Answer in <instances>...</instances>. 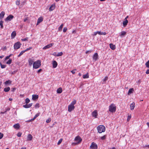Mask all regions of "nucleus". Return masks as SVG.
Instances as JSON below:
<instances>
[{"label":"nucleus","instance_id":"obj_1","mask_svg":"<svg viewBox=\"0 0 149 149\" xmlns=\"http://www.w3.org/2000/svg\"><path fill=\"white\" fill-rule=\"evenodd\" d=\"M41 65V62L40 60H38L34 62L33 64V68L37 69Z\"/></svg>","mask_w":149,"mask_h":149},{"label":"nucleus","instance_id":"obj_2","mask_svg":"<svg viewBox=\"0 0 149 149\" xmlns=\"http://www.w3.org/2000/svg\"><path fill=\"white\" fill-rule=\"evenodd\" d=\"M97 129L98 132L100 133L104 132L105 130V127L103 125L98 126L97 127Z\"/></svg>","mask_w":149,"mask_h":149},{"label":"nucleus","instance_id":"obj_3","mask_svg":"<svg viewBox=\"0 0 149 149\" xmlns=\"http://www.w3.org/2000/svg\"><path fill=\"white\" fill-rule=\"evenodd\" d=\"M116 106L113 104H112L109 107V111L111 112H113L116 111Z\"/></svg>","mask_w":149,"mask_h":149},{"label":"nucleus","instance_id":"obj_4","mask_svg":"<svg viewBox=\"0 0 149 149\" xmlns=\"http://www.w3.org/2000/svg\"><path fill=\"white\" fill-rule=\"evenodd\" d=\"M21 45L19 42H17L15 43L14 45V49H17L19 48Z\"/></svg>","mask_w":149,"mask_h":149},{"label":"nucleus","instance_id":"obj_5","mask_svg":"<svg viewBox=\"0 0 149 149\" xmlns=\"http://www.w3.org/2000/svg\"><path fill=\"white\" fill-rule=\"evenodd\" d=\"M14 18V16L12 15H10L8 16L5 19L6 22L10 21Z\"/></svg>","mask_w":149,"mask_h":149},{"label":"nucleus","instance_id":"obj_6","mask_svg":"<svg viewBox=\"0 0 149 149\" xmlns=\"http://www.w3.org/2000/svg\"><path fill=\"white\" fill-rule=\"evenodd\" d=\"M54 45V43H50V44L45 46L43 48V49H48L50 47H51L53 45Z\"/></svg>","mask_w":149,"mask_h":149},{"label":"nucleus","instance_id":"obj_7","mask_svg":"<svg viewBox=\"0 0 149 149\" xmlns=\"http://www.w3.org/2000/svg\"><path fill=\"white\" fill-rule=\"evenodd\" d=\"M74 140L75 141H77V143L78 144L80 143L82 141L81 139L78 136L75 138Z\"/></svg>","mask_w":149,"mask_h":149},{"label":"nucleus","instance_id":"obj_8","mask_svg":"<svg viewBox=\"0 0 149 149\" xmlns=\"http://www.w3.org/2000/svg\"><path fill=\"white\" fill-rule=\"evenodd\" d=\"M90 147L92 149H97V146L96 144L93 142L91 143Z\"/></svg>","mask_w":149,"mask_h":149},{"label":"nucleus","instance_id":"obj_9","mask_svg":"<svg viewBox=\"0 0 149 149\" xmlns=\"http://www.w3.org/2000/svg\"><path fill=\"white\" fill-rule=\"evenodd\" d=\"M98 54L97 53H95L93 56V59L95 61H96L98 58Z\"/></svg>","mask_w":149,"mask_h":149},{"label":"nucleus","instance_id":"obj_10","mask_svg":"<svg viewBox=\"0 0 149 149\" xmlns=\"http://www.w3.org/2000/svg\"><path fill=\"white\" fill-rule=\"evenodd\" d=\"M74 108L75 107L74 106H72L70 104L68 106V111L69 112H71L72 110L74 109Z\"/></svg>","mask_w":149,"mask_h":149},{"label":"nucleus","instance_id":"obj_11","mask_svg":"<svg viewBox=\"0 0 149 149\" xmlns=\"http://www.w3.org/2000/svg\"><path fill=\"white\" fill-rule=\"evenodd\" d=\"M92 114L93 117H94L95 118H97V110L94 111L92 112Z\"/></svg>","mask_w":149,"mask_h":149},{"label":"nucleus","instance_id":"obj_12","mask_svg":"<svg viewBox=\"0 0 149 149\" xmlns=\"http://www.w3.org/2000/svg\"><path fill=\"white\" fill-rule=\"evenodd\" d=\"M32 105V103H31L29 104H26L24 105H23V107L26 108H28L31 107Z\"/></svg>","mask_w":149,"mask_h":149},{"label":"nucleus","instance_id":"obj_13","mask_svg":"<svg viewBox=\"0 0 149 149\" xmlns=\"http://www.w3.org/2000/svg\"><path fill=\"white\" fill-rule=\"evenodd\" d=\"M32 96V99L34 100H35L38 98V95H33Z\"/></svg>","mask_w":149,"mask_h":149},{"label":"nucleus","instance_id":"obj_14","mask_svg":"<svg viewBox=\"0 0 149 149\" xmlns=\"http://www.w3.org/2000/svg\"><path fill=\"white\" fill-rule=\"evenodd\" d=\"M53 67L54 68L56 67L57 65V63L55 61H54L52 63Z\"/></svg>","mask_w":149,"mask_h":149},{"label":"nucleus","instance_id":"obj_15","mask_svg":"<svg viewBox=\"0 0 149 149\" xmlns=\"http://www.w3.org/2000/svg\"><path fill=\"white\" fill-rule=\"evenodd\" d=\"M27 138V140L31 141L32 139L33 136L31 134H28Z\"/></svg>","mask_w":149,"mask_h":149},{"label":"nucleus","instance_id":"obj_16","mask_svg":"<svg viewBox=\"0 0 149 149\" xmlns=\"http://www.w3.org/2000/svg\"><path fill=\"white\" fill-rule=\"evenodd\" d=\"M16 35V32L14 31L12 32L11 34V38L12 39L14 38Z\"/></svg>","mask_w":149,"mask_h":149},{"label":"nucleus","instance_id":"obj_17","mask_svg":"<svg viewBox=\"0 0 149 149\" xmlns=\"http://www.w3.org/2000/svg\"><path fill=\"white\" fill-rule=\"evenodd\" d=\"M13 127L15 129H19L20 127V126L19 123H17L14 125Z\"/></svg>","mask_w":149,"mask_h":149},{"label":"nucleus","instance_id":"obj_18","mask_svg":"<svg viewBox=\"0 0 149 149\" xmlns=\"http://www.w3.org/2000/svg\"><path fill=\"white\" fill-rule=\"evenodd\" d=\"M5 15V12L2 11L0 14V19H2L4 17Z\"/></svg>","mask_w":149,"mask_h":149},{"label":"nucleus","instance_id":"obj_19","mask_svg":"<svg viewBox=\"0 0 149 149\" xmlns=\"http://www.w3.org/2000/svg\"><path fill=\"white\" fill-rule=\"evenodd\" d=\"M135 107V104L134 102H133L130 105V109L131 110L134 109V108Z\"/></svg>","mask_w":149,"mask_h":149},{"label":"nucleus","instance_id":"obj_20","mask_svg":"<svg viewBox=\"0 0 149 149\" xmlns=\"http://www.w3.org/2000/svg\"><path fill=\"white\" fill-rule=\"evenodd\" d=\"M110 48L112 50H114L116 48V46L113 44L111 43L109 45Z\"/></svg>","mask_w":149,"mask_h":149},{"label":"nucleus","instance_id":"obj_21","mask_svg":"<svg viewBox=\"0 0 149 149\" xmlns=\"http://www.w3.org/2000/svg\"><path fill=\"white\" fill-rule=\"evenodd\" d=\"M55 8V5L54 4L52 5L49 7V11H52Z\"/></svg>","mask_w":149,"mask_h":149},{"label":"nucleus","instance_id":"obj_22","mask_svg":"<svg viewBox=\"0 0 149 149\" xmlns=\"http://www.w3.org/2000/svg\"><path fill=\"white\" fill-rule=\"evenodd\" d=\"M128 21L127 19H125L123 22V25L124 27H125L127 24Z\"/></svg>","mask_w":149,"mask_h":149},{"label":"nucleus","instance_id":"obj_23","mask_svg":"<svg viewBox=\"0 0 149 149\" xmlns=\"http://www.w3.org/2000/svg\"><path fill=\"white\" fill-rule=\"evenodd\" d=\"M28 61L29 62V64L30 66L32 65L34 62L33 60L30 59Z\"/></svg>","mask_w":149,"mask_h":149},{"label":"nucleus","instance_id":"obj_24","mask_svg":"<svg viewBox=\"0 0 149 149\" xmlns=\"http://www.w3.org/2000/svg\"><path fill=\"white\" fill-rule=\"evenodd\" d=\"M43 21V19L41 17H39L38 18L37 21V25L38 24L40 23Z\"/></svg>","mask_w":149,"mask_h":149},{"label":"nucleus","instance_id":"obj_25","mask_svg":"<svg viewBox=\"0 0 149 149\" xmlns=\"http://www.w3.org/2000/svg\"><path fill=\"white\" fill-rule=\"evenodd\" d=\"M12 81L10 80H8L6 81L5 82L4 84L6 85H8L10 84H11Z\"/></svg>","mask_w":149,"mask_h":149},{"label":"nucleus","instance_id":"obj_26","mask_svg":"<svg viewBox=\"0 0 149 149\" xmlns=\"http://www.w3.org/2000/svg\"><path fill=\"white\" fill-rule=\"evenodd\" d=\"M108 77L107 76H106L105 77L104 79H103V80H102V84H104L106 81L108 80Z\"/></svg>","mask_w":149,"mask_h":149},{"label":"nucleus","instance_id":"obj_27","mask_svg":"<svg viewBox=\"0 0 149 149\" xmlns=\"http://www.w3.org/2000/svg\"><path fill=\"white\" fill-rule=\"evenodd\" d=\"M62 91V89L61 88H59L56 91V92L58 93H61Z\"/></svg>","mask_w":149,"mask_h":149},{"label":"nucleus","instance_id":"obj_28","mask_svg":"<svg viewBox=\"0 0 149 149\" xmlns=\"http://www.w3.org/2000/svg\"><path fill=\"white\" fill-rule=\"evenodd\" d=\"M126 32L125 31H122L121 32L120 34V36H124L125 35H126Z\"/></svg>","mask_w":149,"mask_h":149},{"label":"nucleus","instance_id":"obj_29","mask_svg":"<svg viewBox=\"0 0 149 149\" xmlns=\"http://www.w3.org/2000/svg\"><path fill=\"white\" fill-rule=\"evenodd\" d=\"M134 91V89L133 88H130L128 92V95H130V94L133 92V91Z\"/></svg>","mask_w":149,"mask_h":149},{"label":"nucleus","instance_id":"obj_30","mask_svg":"<svg viewBox=\"0 0 149 149\" xmlns=\"http://www.w3.org/2000/svg\"><path fill=\"white\" fill-rule=\"evenodd\" d=\"M97 33L100 35H104L106 34V33L105 32H101L99 31H97Z\"/></svg>","mask_w":149,"mask_h":149},{"label":"nucleus","instance_id":"obj_31","mask_svg":"<svg viewBox=\"0 0 149 149\" xmlns=\"http://www.w3.org/2000/svg\"><path fill=\"white\" fill-rule=\"evenodd\" d=\"M83 77L84 79L88 78L89 77V75L87 73L86 74H84L83 76Z\"/></svg>","mask_w":149,"mask_h":149},{"label":"nucleus","instance_id":"obj_32","mask_svg":"<svg viewBox=\"0 0 149 149\" xmlns=\"http://www.w3.org/2000/svg\"><path fill=\"white\" fill-rule=\"evenodd\" d=\"M10 88L9 87H8L7 88H5L4 89V91L5 92H7L10 91Z\"/></svg>","mask_w":149,"mask_h":149},{"label":"nucleus","instance_id":"obj_33","mask_svg":"<svg viewBox=\"0 0 149 149\" xmlns=\"http://www.w3.org/2000/svg\"><path fill=\"white\" fill-rule=\"evenodd\" d=\"M76 100H74L71 103L70 105L72 106H74V105L76 103Z\"/></svg>","mask_w":149,"mask_h":149},{"label":"nucleus","instance_id":"obj_34","mask_svg":"<svg viewBox=\"0 0 149 149\" xmlns=\"http://www.w3.org/2000/svg\"><path fill=\"white\" fill-rule=\"evenodd\" d=\"M12 60L11 59H9V60L6 63L7 64H10L12 62Z\"/></svg>","mask_w":149,"mask_h":149},{"label":"nucleus","instance_id":"obj_35","mask_svg":"<svg viewBox=\"0 0 149 149\" xmlns=\"http://www.w3.org/2000/svg\"><path fill=\"white\" fill-rule=\"evenodd\" d=\"M63 53L62 52H61L57 53V56H61L63 55Z\"/></svg>","mask_w":149,"mask_h":149},{"label":"nucleus","instance_id":"obj_36","mask_svg":"<svg viewBox=\"0 0 149 149\" xmlns=\"http://www.w3.org/2000/svg\"><path fill=\"white\" fill-rule=\"evenodd\" d=\"M3 21H0V25L1 28L2 29H3Z\"/></svg>","mask_w":149,"mask_h":149},{"label":"nucleus","instance_id":"obj_37","mask_svg":"<svg viewBox=\"0 0 149 149\" xmlns=\"http://www.w3.org/2000/svg\"><path fill=\"white\" fill-rule=\"evenodd\" d=\"M0 65L1 68H2V69L5 68L6 66V65H2L1 63H0Z\"/></svg>","mask_w":149,"mask_h":149},{"label":"nucleus","instance_id":"obj_38","mask_svg":"<svg viewBox=\"0 0 149 149\" xmlns=\"http://www.w3.org/2000/svg\"><path fill=\"white\" fill-rule=\"evenodd\" d=\"M145 65L147 68H149V60L146 63Z\"/></svg>","mask_w":149,"mask_h":149},{"label":"nucleus","instance_id":"obj_39","mask_svg":"<svg viewBox=\"0 0 149 149\" xmlns=\"http://www.w3.org/2000/svg\"><path fill=\"white\" fill-rule=\"evenodd\" d=\"M63 25L62 24L59 27L58 29H59V30H62V29L63 28Z\"/></svg>","mask_w":149,"mask_h":149},{"label":"nucleus","instance_id":"obj_40","mask_svg":"<svg viewBox=\"0 0 149 149\" xmlns=\"http://www.w3.org/2000/svg\"><path fill=\"white\" fill-rule=\"evenodd\" d=\"M30 101L29 99L28 98H26L25 99V102L26 104L30 102Z\"/></svg>","mask_w":149,"mask_h":149},{"label":"nucleus","instance_id":"obj_41","mask_svg":"<svg viewBox=\"0 0 149 149\" xmlns=\"http://www.w3.org/2000/svg\"><path fill=\"white\" fill-rule=\"evenodd\" d=\"M106 139V135H104V136H102V137H101V139L102 140H105Z\"/></svg>","mask_w":149,"mask_h":149},{"label":"nucleus","instance_id":"obj_42","mask_svg":"<svg viewBox=\"0 0 149 149\" xmlns=\"http://www.w3.org/2000/svg\"><path fill=\"white\" fill-rule=\"evenodd\" d=\"M28 38L27 37V38H24L22 39H21V40L23 41H28Z\"/></svg>","mask_w":149,"mask_h":149},{"label":"nucleus","instance_id":"obj_43","mask_svg":"<svg viewBox=\"0 0 149 149\" xmlns=\"http://www.w3.org/2000/svg\"><path fill=\"white\" fill-rule=\"evenodd\" d=\"M51 121V119L49 118L47 119L46 120V122L47 123H49Z\"/></svg>","mask_w":149,"mask_h":149},{"label":"nucleus","instance_id":"obj_44","mask_svg":"<svg viewBox=\"0 0 149 149\" xmlns=\"http://www.w3.org/2000/svg\"><path fill=\"white\" fill-rule=\"evenodd\" d=\"M32 49V47H29L26 48L25 50H24L25 52L29 50Z\"/></svg>","mask_w":149,"mask_h":149},{"label":"nucleus","instance_id":"obj_45","mask_svg":"<svg viewBox=\"0 0 149 149\" xmlns=\"http://www.w3.org/2000/svg\"><path fill=\"white\" fill-rule=\"evenodd\" d=\"M143 147L144 148H145L146 147H147L148 148H149V145H143Z\"/></svg>","mask_w":149,"mask_h":149},{"label":"nucleus","instance_id":"obj_46","mask_svg":"<svg viewBox=\"0 0 149 149\" xmlns=\"http://www.w3.org/2000/svg\"><path fill=\"white\" fill-rule=\"evenodd\" d=\"M39 103H36V105H35V107L36 108H38L39 107Z\"/></svg>","mask_w":149,"mask_h":149},{"label":"nucleus","instance_id":"obj_47","mask_svg":"<svg viewBox=\"0 0 149 149\" xmlns=\"http://www.w3.org/2000/svg\"><path fill=\"white\" fill-rule=\"evenodd\" d=\"M62 139H60L59 141H58V143H57L58 145H59L62 142Z\"/></svg>","mask_w":149,"mask_h":149},{"label":"nucleus","instance_id":"obj_48","mask_svg":"<svg viewBox=\"0 0 149 149\" xmlns=\"http://www.w3.org/2000/svg\"><path fill=\"white\" fill-rule=\"evenodd\" d=\"M22 135V133L20 132H18L17 134V136L19 137H20Z\"/></svg>","mask_w":149,"mask_h":149},{"label":"nucleus","instance_id":"obj_49","mask_svg":"<svg viewBox=\"0 0 149 149\" xmlns=\"http://www.w3.org/2000/svg\"><path fill=\"white\" fill-rule=\"evenodd\" d=\"M52 54V55H53L55 56H57V53L56 52H54Z\"/></svg>","mask_w":149,"mask_h":149},{"label":"nucleus","instance_id":"obj_50","mask_svg":"<svg viewBox=\"0 0 149 149\" xmlns=\"http://www.w3.org/2000/svg\"><path fill=\"white\" fill-rule=\"evenodd\" d=\"M67 29V28L66 27H64L63 29V32H66Z\"/></svg>","mask_w":149,"mask_h":149},{"label":"nucleus","instance_id":"obj_51","mask_svg":"<svg viewBox=\"0 0 149 149\" xmlns=\"http://www.w3.org/2000/svg\"><path fill=\"white\" fill-rule=\"evenodd\" d=\"M3 136V134L0 133V139H1Z\"/></svg>","mask_w":149,"mask_h":149},{"label":"nucleus","instance_id":"obj_52","mask_svg":"<svg viewBox=\"0 0 149 149\" xmlns=\"http://www.w3.org/2000/svg\"><path fill=\"white\" fill-rule=\"evenodd\" d=\"M76 70V69H74L73 70L71 71V72L73 74H74L75 73V71Z\"/></svg>","mask_w":149,"mask_h":149},{"label":"nucleus","instance_id":"obj_53","mask_svg":"<svg viewBox=\"0 0 149 149\" xmlns=\"http://www.w3.org/2000/svg\"><path fill=\"white\" fill-rule=\"evenodd\" d=\"M16 89L15 88H12L11 91L12 92H14Z\"/></svg>","mask_w":149,"mask_h":149},{"label":"nucleus","instance_id":"obj_54","mask_svg":"<svg viewBox=\"0 0 149 149\" xmlns=\"http://www.w3.org/2000/svg\"><path fill=\"white\" fill-rule=\"evenodd\" d=\"M25 52V51L24 50L22 51H21L20 53V55H21L23 54Z\"/></svg>","mask_w":149,"mask_h":149},{"label":"nucleus","instance_id":"obj_55","mask_svg":"<svg viewBox=\"0 0 149 149\" xmlns=\"http://www.w3.org/2000/svg\"><path fill=\"white\" fill-rule=\"evenodd\" d=\"M91 50H90V51H87L86 52V54H87L88 53H91Z\"/></svg>","mask_w":149,"mask_h":149},{"label":"nucleus","instance_id":"obj_56","mask_svg":"<svg viewBox=\"0 0 149 149\" xmlns=\"http://www.w3.org/2000/svg\"><path fill=\"white\" fill-rule=\"evenodd\" d=\"M97 31L94 32L93 33V35L94 36H95L97 34Z\"/></svg>","mask_w":149,"mask_h":149},{"label":"nucleus","instance_id":"obj_57","mask_svg":"<svg viewBox=\"0 0 149 149\" xmlns=\"http://www.w3.org/2000/svg\"><path fill=\"white\" fill-rule=\"evenodd\" d=\"M131 118V116H128L127 119V121H129Z\"/></svg>","mask_w":149,"mask_h":149},{"label":"nucleus","instance_id":"obj_58","mask_svg":"<svg viewBox=\"0 0 149 149\" xmlns=\"http://www.w3.org/2000/svg\"><path fill=\"white\" fill-rule=\"evenodd\" d=\"M19 1H16V4L17 5L19 6Z\"/></svg>","mask_w":149,"mask_h":149},{"label":"nucleus","instance_id":"obj_59","mask_svg":"<svg viewBox=\"0 0 149 149\" xmlns=\"http://www.w3.org/2000/svg\"><path fill=\"white\" fill-rule=\"evenodd\" d=\"M10 57V56H7L5 58V60H6L9 58Z\"/></svg>","mask_w":149,"mask_h":149},{"label":"nucleus","instance_id":"obj_60","mask_svg":"<svg viewBox=\"0 0 149 149\" xmlns=\"http://www.w3.org/2000/svg\"><path fill=\"white\" fill-rule=\"evenodd\" d=\"M146 73L147 74H149V69H148L146 72Z\"/></svg>","mask_w":149,"mask_h":149},{"label":"nucleus","instance_id":"obj_61","mask_svg":"<svg viewBox=\"0 0 149 149\" xmlns=\"http://www.w3.org/2000/svg\"><path fill=\"white\" fill-rule=\"evenodd\" d=\"M39 116V114L38 113H37L35 116L36 118L37 117Z\"/></svg>","mask_w":149,"mask_h":149},{"label":"nucleus","instance_id":"obj_62","mask_svg":"<svg viewBox=\"0 0 149 149\" xmlns=\"http://www.w3.org/2000/svg\"><path fill=\"white\" fill-rule=\"evenodd\" d=\"M42 70L41 69H40L38 70L37 72L38 73H39Z\"/></svg>","mask_w":149,"mask_h":149},{"label":"nucleus","instance_id":"obj_63","mask_svg":"<svg viewBox=\"0 0 149 149\" xmlns=\"http://www.w3.org/2000/svg\"><path fill=\"white\" fill-rule=\"evenodd\" d=\"M146 124L149 128V122H147Z\"/></svg>","mask_w":149,"mask_h":149},{"label":"nucleus","instance_id":"obj_64","mask_svg":"<svg viewBox=\"0 0 149 149\" xmlns=\"http://www.w3.org/2000/svg\"><path fill=\"white\" fill-rule=\"evenodd\" d=\"M27 20V18H25V19H24V22H26Z\"/></svg>","mask_w":149,"mask_h":149}]
</instances>
